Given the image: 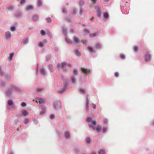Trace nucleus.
I'll return each mask as SVG.
<instances>
[{"label":"nucleus","instance_id":"obj_1","mask_svg":"<svg viewBox=\"0 0 154 154\" xmlns=\"http://www.w3.org/2000/svg\"><path fill=\"white\" fill-rule=\"evenodd\" d=\"M54 109L57 110L61 109V104L60 101H57L54 102L53 105Z\"/></svg>","mask_w":154,"mask_h":154},{"label":"nucleus","instance_id":"obj_15","mask_svg":"<svg viewBox=\"0 0 154 154\" xmlns=\"http://www.w3.org/2000/svg\"><path fill=\"white\" fill-rule=\"evenodd\" d=\"M62 31L65 37H67V29L64 26H63L62 27Z\"/></svg>","mask_w":154,"mask_h":154},{"label":"nucleus","instance_id":"obj_42","mask_svg":"<svg viewBox=\"0 0 154 154\" xmlns=\"http://www.w3.org/2000/svg\"><path fill=\"white\" fill-rule=\"evenodd\" d=\"M98 34L97 32H95L93 34H91L90 35L91 37L93 38L96 36Z\"/></svg>","mask_w":154,"mask_h":154},{"label":"nucleus","instance_id":"obj_35","mask_svg":"<svg viewBox=\"0 0 154 154\" xmlns=\"http://www.w3.org/2000/svg\"><path fill=\"white\" fill-rule=\"evenodd\" d=\"M48 69L51 72H52L53 71V68L52 65L51 64H50L49 65Z\"/></svg>","mask_w":154,"mask_h":154},{"label":"nucleus","instance_id":"obj_45","mask_svg":"<svg viewBox=\"0 0 154 154\" xmlns=\"http://www.w3.org/2000/svg\"><path fill=\"white\" fill-rule=\"evenodd\" d=\"M0 74L1 76H2L4 75V73L3 72L1 67L0 66Z\"/></svg>","mask_w":154,"mask_h":154},{"label":"nucleus","instance_id":"obj_46","mask_svg":"<svg viewBox=\"0 0 154 154\" xmlns=\"http://www.w3.org/2000/svg\"><path fill=\"white\" fill-rule=\"evenodd\" d=\"M65 40L66 42L68 44H71L72 43V42L71 41L69 40L66 37H65Z\"/></svg>","mask_w":154,"mask_h":154},{"label":"nucleus","instance_id":"obj_10","mask_svg":"<svg viewBox=\"0 0 154 154\" xmlns=\"http://www.w3.org/2000/svg\"><path fill=\"white\" fill-rule=\"evenodd\" d=\"M81 71L82 72L85 74L89 73L90 72V70L83 68H80Z\"/></svg>","mask_w":154,"mask_h":154},{"label":"nucleus","instance_id":"obj_32","mask_svg":"<svg viewBox=\"0 0 154 154\" xmlns=\"http://www.w3.org/2000/svg\"><path fill=\"white\" fill-rule=\"evenodd\" d=\"M75 53L79 57H80L81 56V54L80 52L78 51V50L76 49L75 51Z\"/></svg>","mask_w":154,"mask_h":154},{"label":"nucleus","instance_id":"obj_56","mask_svg":"<svg viewBox=\"0 0 154 154\" xmlns=\"http://www.w3.org/2000/svg\"><path fill=\"white\" fill-rule=\"evenodd\" d=\"M55 118V116L54 114H51L50 116V119H53Z\"/></svg>","mask_w":154,"mask_h":154},{"label":"nucleus","instance_id":"obj_41","mask_svg":"<svg viewBox=\"0 0 154 154\" xmlns=\"http://www.w3.org/2000/svg\"><path fill=\"white\" fill-rule=\"evenodd\" d=\"M88 49L89 52H94V50L93 48L90 46L88 47Z\"/></svg>","mask_w":154,"mask_h":154},{"label":"nucleus","instance_id":"obj_34","mask_svg":"<svg viewBox=\"0 0 154 154\" xmlns=\"http://www.w3.org/2000/svg\"><path fill=\"white\" fill-rule=\"evenodd\" d=\"M79 91L82 94H85V89L81 88L79 89Z\"/></svg>","mask_w":154,"mask_h":154},{"label":"nucleus","instance_id":"obj_57","mask_svg":"<svg viewBox=\"0 0 154 154\" xmlns=\"http://www.w3.org/2000/svg\"><path fill=\"white\" fill-rule=\"evenodd\" d=\"M21 105L22 107H25L26 105V103L25 102H22L21 104Z\"/></svg>","mask_w":154,"mask_h":154},{"label":"nucleus","instance_id":"obj_7","mask_svg":"<svg viewBox=\"0 0 154 154\" xmlns=\"http://www.w3.org/2000/svg\"><path fill=\"white\" fill-rule=\"evenodd\" d=\"M89 95L88 94H87L86 96V110L87 111H89Z\"/></svg>","mask_w":154,"mask_h":154},{"label":"nucleus","instance_id":"obj_53","mask_svg":"<svg viewBox=\"0 0 154 154\" xmlns=\"http://www.w3.org/2000/svg\"><path fill=\"white\" fill-rule=\"evenodd\" d=\"M41 34L42 35H44L45 34V31L43 30H42L40 32Z\"/></svg>","mask_w":154,"mask_h":154},{"label":"nucleus","instance_id":"obj_16","mask_svg":"<svg viewBox=\"0 0 154 154\" xmlns=\"http://www.w3.org/2000/svg\"><path fill=\"white\" fill-rule=\"evenodd\" d=\"M39 19V16L37 15H34L32 17V20L34 22L37 21Z\"/></svg>","mask_w":154,"mask_h":154},{"label":"nucleus","instance_id":"obj_55","mask_svg":"<svg viewBox=\"0 0 154 154\" xmlns=\"http://www.w3.org/2000/svg\"><path fill=\"white\" fill-rule=\"evenodd\" d=\"M120 58L122 59H125V55L124 54H121L120 55Z\"/></svg>","mask_w":154,"mask_h":154},{"label":"nucleus","instance_id":"obj_4","mask_svg":"<svg viewBox=\"0 0 154 154\" xmlns=\"http://www.w3.org/2000/svg\"><path fill=\"white\" fill-rule=\"evenodd\" d=\"M96 13L97 16L99 17H100L102 14L101 9L99 7H97L96 8Z\"/></svg>","mask_w":154,"mask_h":154},{"label":"nucleus","instance_id":"obj_22","mask_svg":"<svg viewBox=\"0 0 154 154\" xmlns=\"http://www.w3.org/2000/svg\"><path fill=\"white\" fill-rule=\"evenodd\" d=\"M15 16L16 17H21L22 16V13L19 11H17L16 14H15Z\"/></svg>","mask_w":154,"mask_h":154},{"label":"nucleus","instance_id":"obj_37","mask_svg":"<svg viewBox=\"0 0 154 154\" xmlns=\"http://www.w3.org/2000/svg\"><path fill=\"white\" fill-rule=\"evenodd\" d=\"M103 122L105 124L107 125L108 123V120L106 118H104Z\"/></svg>","mask_w":154,"mask_h":154},{"label":"nucleus","instance_id":"obj_23","mask_svg":"<svg viewBox=\"0 0 154 154\" xmlns=\"http://www.w3.org/2000/svg\"><path fill=\"white\" fill-rule=\"evenodd\" d=\"M33 9V7L31 5L27 6L26 8V10L27 11H28L30 10H32Z\"/></svg>","mask_w":154,"mask_h":154},{"label":"nucleus","instance_id":"obj_5","mask_svg":"<svg viewBox=\"0 0 154 154\" xmlns=\"http://www.w3.org/2000/svg\"><path fill=\"white\" fill-rule=\"evenodd\" d=\"M11 88L14 92H20L21 91L20 89L16 86L11 85Z\"/></svg>","mask_w":154,"mask_h":154},{"label":"nucleus","instance_id":"obj_39","mask_svg":"<svg viewBox=\"0 0 154 154\" xmlns=\"http://www.w3.org/2000/svg\"><path fill=\"white\" fill-rule=\"evenodd\" d=\"M101 127L100 125H98L96 129V130L97 131H100L101 129Z\"/></svg>","mask_w":154,"mask_h":154},{"label":"nucleus","instance_id":"obj_60","mask_svg":"<svg viewBox=\"0 0 154 154\" xmlns=\"http://www.w3.org/2000/svg\"><path fill=\"white\" fill-rule=\"evenodd\" d=\"M62 65V68H64L65 66H66V63L65 62H63L61 63Z\"/></svg>","mask_w":154,"mask_h":154},{"label":"nucleus","instance_id":"obj_64","mask_svg":"<svg viewBox=\"0 0 154 154\" xmlns=\"http://www.w3.org/2000/svg\"><path fill=\"white\" fill-rule=\"evenodd\" d=\"M62 11L64 14H66L67 13L66 10L64 8L62 9Z\"/></svg>","mask_w":154,"mask_h":154},{"label":"nucleus","instance_id":"obj_47","mask_svg":"<svg viewBox=\"0 0 154 154\" xmlns=\"http://www.w3.org/2000/svg\"><path fill=\"white\" fill-rule=\"evenodd\" d=\"M38 45L39 47L41 48L44 46V45L41 42H40L38 43Z\"/></svg>","mask_w":154,"mask_h":154},{"label":"nucleus","instance_id":"obj_51","mask_svg":"<svg viewBox=\"0 0 154 154\" xmlns=\"http://www.w3.org/2000/svg\"><path fill=\"white\" fill-rule=\"evenodd\" d=\"M78 73V70L76 69H73V74L74 76L77 75Z\"/></svg>","mask_w":154,"mask_h":154},{"label":"nucleus","instance_id":"obj_24","mask_svg":"<svg viewBox=\"0 0 154 154\" xmlns=\"http://www.w3.org/2000/svg\"><path fill=\"white\" fill-rule=\"evenodd\" d=\"M66 89L63 88L57 91L58 92L59 94H62L63 93Z\"/></svg>","mask_w":154,"mask_h":154},{"label":"nucleus","instance_id":"obj_43","mask_svg":"<svg viewBox=\"0 0 154 154\" xmlns=\"http://www.w3.org/2000/svg\"><path fill=\"white\" fill-rule=\"evenodd\" d=\"M28 112L25 110H24L22 112V114L24 116H26L28 115Z\"/></svg>","mask_w":154,"mask_h":154},{"label":"nucleus","instance_id":"obj_36","mask_svg":"<svg viewBox=\"0 0 154 154\" xmlns=\"http://www.w3.org/2000/svg\"><path fill=\"white\" fill-rule=\"evenodd\" d=\"M14 54L13 53H11L10 54V56L8 58L9 60L10 61L12 60V57L14 55Z\"/></svg>","mask_w":154,"mask_h":154},{"label":"nucleus","instance_id":"obj_52","mask_svg":"<svg viewBox=\"0 0 154 154\" xmlns=\"http://www.w3.org/2000/svg\"><path fill=\"white\" fill-rule=\"evenodd\" d=\"M12 32H14L15 31L16 29L14 26H12L10 28Z\"/></svg>","mask_w":154,"mask_h":154},{"label":"nucleus","instance_id":"obj_38","mask_svg":"<svg viewBox=\"0 0 154 154\" xmlns=\"http://www.w3.org/2000/svg\"><path fill=\"white\" fill-rule=\"evenodd\" d=\"M29 120L28 118L25 119H24V122H23L24 123L26 124H28L29 123Z\"/></svg>","mask_w":154,"mask_h":154},{"label":"nucleus","instance_id":"obj_21","mask_svg":"<svg viewBox=\"0 0 154 154\" xmlns=\"http://www.w3.org/2000/svg\"><path fill=\"white\" fill-rule=\"evenodd\" d=\"M91 141V139L89 137H87L85 139V142L87 144H90Z\"/></svg>","mask_w":154,"mask_h":154},{"label":"nucleus","instance_id":"obj_61","mask_svg":"<svg viewBox=\"0 0 154 154\" xmlns=\"http://www.w3.org/2000/svg\"><path fill=\"white\" fill-rule=\"evenodd\" d=\"M33 121L35 125H37L38 123V121L35 119H34L33 120Z\"/></svg>","mask_w":154,"mask_h":154},{"label":"nucleus","instance_id":"obj_28","mask_svg":"<svg viewBox=\"0 0 154 154\" xmlns=\"http://www.w3.org/2000/svg\"><path fill=\"white\" fill-rule=\"evenodd\" d=\"M13 102L11 100H9L8 102V104L9 106H11L13 105Z\"/></svg>","mask_w":154,"mask_h":154},{"label":"nucleus","instance_id":"obj_2","mask_svg":"<svg viewBox=\"0 0 154 154\" xmlns=\"http://www.w3.org/2000/svg\"><path fill=\"white\" fill-rule=\"evenodd\" d=\"M86 121L88 123H90L94 125H96V121L95 120H93L91 117H88L86 119Z\"/></svg>","mask_w":154,"mask_h":154},{"label":"nucleus","instance_id":"obj_33","mask_svg":"<svg viewBox=\"0 0 154 154\" xmlns=\"http://www.w3.org/2000/svg\"><path fill=\"white\" fill-rule=\"evenodd\" d=\"M88 125L90 128H92L94 130H96V128L95 126L94 125H92L88 124Z\"/></svg>","mask_w":154,"mask_h":154},{"label":"nucleus","instance_id":"obj_40","mask_svg":"<svg viewBox=\"0 0 154 154\" xmlns=\"http://www.w3.org/2000/svg\"><path fill=\"white\" fill-rule=\"evenodd\" d=\"M46 20L48 23H50L52 21V19L50 17L46 18Z\"/></svg>","mask_w":154,"mask_h":154},{"label":"nucleus","instance_id":"obj_63","mask_svg":"<svg viewBox=\"0 0 154 154\" xmlns=\"http://www.w3.org/2000/svg\"><path fill=\"white\" fill-rule=\"evenodd\" d=\"M8 10L9 11H12L13 9L12 6H11L8 8Z\"/></svg>","mask_w":154,"mask_h":154},{"label":"nucleus","instance_id":"obj_44","mask_svg":"<svg viewBox=\"0 0 154 154\" xmlns=\"http://www.w3.org/2000/svg\"><path fill=\"white\" fill-rule=\"evenodd\" d=\"M40 107L41 108V109L42 110V111L45 112L46 109V108L41 105H40Z\"/></svg>","mask_w":154,"mask_h":154},{"label":"nucleus","instance_id":"obj_25","mask_svg":"<svg viewBox=\"0 0 154 154\" xmlns=\"http://www.w3.org/2000/svg\"><path fill=\"white\" fill-rule=\"evenodd\" d=\"M98 152L99 154H105L106 151L104 149H102L99 150Z\"/></svg>","mask_w":154,"mask_h":154},{"label":"nucleus","instance_id":"obj_18","mask_svg":"<svg viewBox=\"0 0 154 154\" xmlns=\"http://www.w3.org/2000/svg\"><path fill=\"white\" fill-rule=\"evenodd\" d=\"M72 81V85H75L76 83V79L75 78L74 76H72L71 78Z\"/></svg>","mask_w":154,"mask_h":154},{"label":"nucleus","instance_id":"obj_26","mask_svg":"<svg viewBox=\"0 0 154 154\" xmlns=\"http://www.w3.org/2000/svg\"><path fill=\"white\" fill-rule=\"evenodd\" d=\"M76 10L74 8H72L71 10V13L73 15H75L76 14Z\"/></svg>","mask_w":154,"mask_h":154},{"label":"nucleus","instance_id":"obj_27","mask_svg":"<svg viewBox=\"0 0 154 154\" xmlns=\"http://www.w3.org/2000/svg\"><path fill=\"white\" fill-rule=\"evenodd\" d=\"M74 41L76 43H79L80 42L79 40L76 36L74 37Z\"/></svg>","mask_w":154,"mask_h":154},{"label":"nucleus","instance_id":"obj_50","mask_svg":"<svg viewBox=\"0 0 154 154\" xmlns=\"http://www.w3.org/2000/svg\"><path fill=\"white\" fill-rule=\"evenodd\" d=\"M107 130V127L106 126H103V132L105 133Z\"/></svg>","mask_w":154,"mask_h":154},{"label":"nucleus","instance_id":"obj_30","mask_svg":"<svg viewBox=\"0 0 154 154\" xmlns=\"http://www.w3.org/2000/svg\"><path fill=\"white\" fill-rule=\"evenodd\" d=\"M51 54H48V55L46 57V61L47 62L49 61L51 58Z\"/></svg>","mask_w":154,"mask_h":154},{"label":"nucleus","instance_id":"obj_13","mask_svg":"<svg viewBox=\"0 0 154 154\" xmlns=\"http://www.w3.org/2000/svg\"><path fill=\"white\" fill-rule=\"evenodd\" d=\"M11 33L9 31H8L5 32V36L6 39H10L11 37Z\"/></svg>","mask_w":154,"mask_h":154},{"label":"nucleus","instance_id":"obj_17","mask_svg":"<svg viewBox=\"0 0 154 154\" xmlns=\"http://www.w3.org/2000/svg\"><path fill=\"white\" fill-rule=\"evenodd\" d=\"M85 1L84 0H80L79 4V6L80 8H82L83 6L84 5Z\"/></svg>","mask_w":154,"mask_h":154},{"label":"nucleus","instance_id":"obj_3","mask_svg":"<svg viewBox=\"0 0 154 154\" xmlns=\"http://www.w3.org/2000/svg\"><path fill=\"white\" fill-rule=\"evenodd\" d=\"M86 121L88 123H90L94 125H96V121L95 120H93L91 117H88L86 119Z\"/></svg>","mask_w":154,"mask_h":154},{"label":"nucleus","instance_id":"obj_29","mask_svg":"<svg viewBox=\"0 0 154 154\" xmlns=\"http://www.w3.org/2000/svg\"><path fill=\"white\" fill-rule=\"evenodd\" d=\"M64 87H63L65 89H66L68 87L67 80H66L65 82L63 83Z\"/></svg>","mask_w":154,"mask_h":154},{"label":"nucleus","instance_id":"obj_48","mask_svg":"<svg viewBox=\"0 0 154 154\" xmlns=\"http://www.w3.org/2000/svg\"><path fill=\"white\" fill-rule=\"evenodd\" d=\"M43 90V88H38L36 89V91L37 92H41Z\"/></svg>","mask_w":154,"mask_h":154},{"label":"nucleus","instance_id":"obj_31","mask_svg":"<svg viewBox=\"0 0 154 154\" xmlns=\"http://www.w3.org/2000/svg\"><path fill=\"white\" fill-rule=\"evenodd\" d=\"M42 2L41 0H38L37 2V5L38 7H40L42 6Z\"/></svg>","mask_w":154,"mask_h":154},{"label":"nucleus","instance_id":"obj_8","mask_svg":"<svg viewBox=\"0 0 154 154\" xmlns=\"http://www.w3.org/2000/svg\"><path fill=\"white\" fill-rule=\"evenodd\" d=\"M14 92L13 91L11 88H10L8 89L5 92V93L6 95L9 96L10 97L11 94Z\"/></svg>","mask_w":154,"mask_h":154},{"label":"nucleus","instance_id":"obj_14","mask_svg":"<svg viewBox=\"0 0 154 154\" xmlns=\"http://www.w3.org/2000/svg\"><path fill=\"white\" fill-rule=\"evenodd\" d=\"M109 17V14L107 12H105L103 14V19L104 21H106Z\"/></svg>","mask_w":154,"mask_h":154},{"label":"nucleus","instance_id":"obj_54","mask_svg":"<svg viewBox=\"0 0 154 154\" xmlns=\"http://www.w3.org/2000/svg\"><path fill=\"white\" fill-rule=\"evenodd\" d=\"M26 2V0H21L20 1V4L21 5H23Z\"/></svg>","mask_w":154,"mask_h":154},{"label":"nucleus","instance_id":"obj_19","mask_svg":"<svg viewBox=\"0 0 154 154\" xmlns=\"http://www.w3.org/2000/svg\"><path fill=\"white\" fill-rule=\"evenodd\" d=\"M40 73L42 75H44L45 74V69L42 67L40 69Z\"/></svg>","mask_w":154,"mask_h":154},{"label":"nucleus","instance_id":"obj_20","mask_svg":"<svg viewBox=\"0 0 154 154\" xmlns=\"http://www.w3.org/2000/svg\"><path fill=\"white\" fill-rule=\"evenodd\" d=\"M95 47L97 49H100L102 47V46L101 44L99 43H97L95 45Z\"/></svg>","mask_w":154,"mask_h":154},{"label":"nucleus","instance_id":"obj_12","mask_svg":"<svg viewBox=\"0 0 154 154\" xmlns=\"http://www.w3.org/2000/svg\"><path fill=\"white\" fill-rule=\"evenodd\" d=\"M29 38L27 37H24L22 40V43L24 45L27 44L29 43Z\"/></svg>","mask_w":154,"mask_h":154},{"label":"nucleus","instance_id":"obj_9","mask_svg":"<svg viewBox=\"0 0 154 154\" xmlns=\"http://www.w3.org/2000/svg\"><path fill=\"white\" fill-rule=\"evenodd\" d=\"M144 59L146 62H149L151 60V55L147 53L146 54Z\"/></svg>","mask_w":154,"mask_h":154},{"label":"nucleus","instance_id":"obj_62","mask_svg":"<svg viewBox=\"0 0 154 154\" xmlns=\"http://www.w3.org/2000/svg\"><path fill=\"white\" fill-rule=\"evenodd\" d=\"M57 67L58 68H62V64H61L60 63H58L57 64Z\"/></svg>","mask_w":154,"mask_h":154},{"label":"nucleus","instance_id":"obj_59","mask_svg":"<svg viewBox=\"0 0 154 154\" xmlns=\"http://www.w3.org/2000/svg\"><path fill=\"white\" fill-rule=\"evenodd\" d=\"M138 49V47L135 46L134 47V50L135 52H137Z\"/></svg>","mask_w":154,"mask_h":154},{"label":"nucleus","instance_id":"obj_58","mask_svg":"<svg viewBox=\"0 0 154 154\" xmlns=\"http://www.w3.org/2000/svg\"><path fill=\"white\" fill-rule=\"evenodd\" d=\"M6 79L7 80H8L10 79L11 75L10 74L7 75L6 76Z\"/></svg>","mask_w":154,"mask_h":154},{"label":"nucleus","instance_id":"obj_11","mask_svg":"<svg viewBox=\"0 0 154 154\" xmlns=\"http://www.w3.org/2000/svg\"><path fill=\"white\" fill-rule=\"evenodd\" d=\"M63 136L66 139H69L70 137L69 132L68 131H65L64 133Z\"/></svg>","mask_w":154,"mask_h":154},{"label":"nucleus","instance_id":"obj_6","mask_svg":"<svg viewBox=\"0 0 154 154\" xmlns=\"http://www.w3.org/2000/svg\"><path fill=\"white\" fill-rule=\"evenodd\" d=\"M45 100L42 98L37 97L36 98V102L38 103V102L40 104L45 103Z\"/></svg>","mask_w":154,"mask_h":154},{"label":"nucleus","instance_id":"obj_49","mask_svg":"<svg viewBox=\"0 0 154 154\" xmlns=\"http://www.w3.org/2000/svg\"><path fill=\"white\" fill-rule=\"evenodd\" d=\"M5 85V83L3 82H0V87L1 88H3L4 86Z\"/></svg>","mask_w":154,"mask_h":154}]
</instances>
